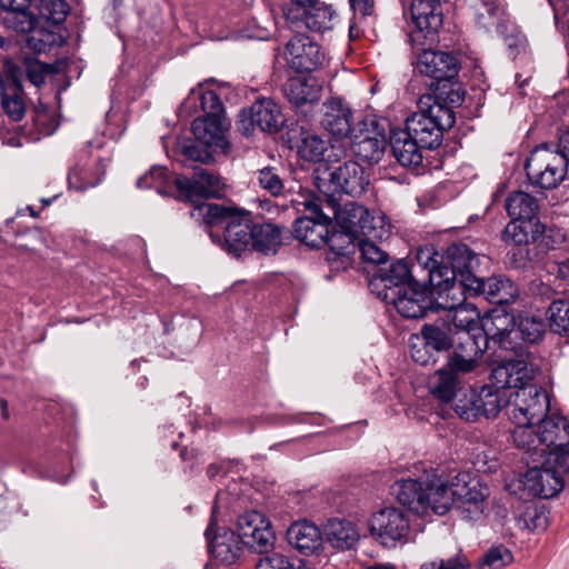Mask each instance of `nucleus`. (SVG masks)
Returning <instances> with one entry per match:
<instances>
[{
  "instance_id": "1",
  "label": "nucleus",
  "mask_w": 569,
  "mask_h": 569,
  "mask_svg": "<svg viewBox=\"0 0 569 569\" xmlns=\"http://www.w3.org/2000/svg\"><path fill=\"white\" fill-rule=\"evenodd\" d=\"M190 214L194 219H202L211 240L234 257H240L253 244V224L247 212L201 202L194 206Z\"/></svg>"
},
{
  "instance_id": "2",
  "label": "nucleus",
  "mask_w": 569,
  "mask_h": 569,
  "mask_svg": "<svg viewBox=\"0 0 569 569\" xmlns=\"http://www.w3.org/2000/svg\"><path fill=\"white\" fill-rule=\"evenodd\" d=\"M441 487L442 477L431 470L418 479L397 481L392 493L399 503L418 516H428L430 511L442 516L448 512L450 499Z\"/></svg>"
},
{
  "instance_id": "3",
  "label": "nucleus",
  "mask_w": 569,
  "mask_h": 569,
  "mask_svg": "<svg viewBox=\"0 0 569 569\" xmlns=\"http://www.w3.org/2000/svg\"><path fill=\"white\" fill-rule=\"evenodd\" d=\"M419 111L406 121V130L422 148L435 149L442 142L443 131L456 121L455 112L432 94H423L418 101Z\"/></svg>"
},
{
  "instance_id": "4",
  "label": "nucleus",
  "mask_w": 569,
  "mask_h": 569,
  "mask_svg": "<svg viewBox=\"0 0 569 569\" xmlns=\"http://www.w3.org/2000/svg\"><path fill=\"white\" fill-rule=\"evenodd\" d=\"M569 164V154L560 146L541 144L533 149L526 162L529 181L540 189H553L563 181Z\"/></svg>"
},
{
  "instance_id": "5",
  "label": "nucleus",
  "mask_w": 569,
  "mask_h": 569,
  "mask_svg": "<svg viewBox=\"0 0 569 569\" xmlns=\"http://www.w3.org/2000/svg\"><path fill=\"white\" fill-rule=\"evenodd\" d=\"M441 488L450 499L448 511L456 502L468 520H478L483 515L490 491L476 477H471L468 472H459L450 482L442 478Z\"/></svg>"
},
{
  "instance_id": "6",
  "label": "nucleus",
  "mask_w": 569,
  "mask_h": 569,
  "mask_svg": "<svg viewBox=\"0 0 569 569\" xmlns=\"http://www.w3.org/2000/svg\"><path fill=\"white\" fill-rule=\"evenodd\" d=\"M301 197V201H293L296 209L300 211V206H302L309 216L296 219L295 237L308 247L320 248L328 242L331 217L323 211L326 206L319 198L311 194Z\"/></svg>"
},
{
  "instance_id": "7",
  "label": "nucleus",
  "mask_w": 569,
  "mask_h": 569,
  "mask_svg": "<svg viewBox=\"0 0 569 569\" xmlns=\"http://www.w3.org/2000/svg\"><path fill=\"white\" fill-rule=\"evenodd\" d=\"M442 0H413L411 17L415 29L408 34V42L413 50L436 41V36L442 26Z\"/></svg>"
},
{
  "instance_id": "8",
  "label": "nucleus",
  "mask_w": 569,
  "mask_h": 569,
  "mask_svg": "<svg viewBox=\"0 0 569 569\" xmlns=\"http://www.w3.org/2000/svg\"><path fill=\"white\" fill-rule=\"evenodd\" d=\"M368 525L373 539L387 548L406 541L410 529L407 515L396 507H385L373 512Z\"/></svg>"
},
{
  "instance_id": "9",
  "label": "nucleus",
  "mask_w": 569,
  "mask_h": 569,
  "mask_svg": "<svg viewBox=\"0 0 569 569\" xmlns=\"http://www.w3.org/2000/svg\"><path fill=\"white\" fill-rule=\"evenodd\" d=\"M508 416L513 423L540 421L549 410V398L545 390L528 385L509 396Z\"/></svg>"
},
{
  "instance_id": "10",
  "label": "nucleus",
  "mask_w": 569,
  "mask_h": 569,
  "mask_svg": "<svg viewBox=\"0 0 569 569\" xmlns=\"http://www.w3.org/2000/svg\"><path fill=\"white\" fill-rule=\"evenodd\" d=\"M490 347L486 342L485 335H480L478 329L458 330L455 332L451 353L448 357V366L453 370L462 372H472L478 366L479 360Z\"/></svg>"
},
{
  "instance_id": "11",
  "label": "nucleus",
  "mask_w": 569,
  "mask_h": 569,
  "mask_svg": "<svg viewBox=\"0 0 569 569\" xmlns=\"http://www.w3.org/2000/svg\"><path fill=\"white\" fill-rule=\"evenodd\" d=\"M237 528V536L250 550L263 555L273 548L276 535L263 513L257 510L243 512L238 517Z\"/></svg>"
},
{
  "instance_id": "12",
  "label": "nucleus",
  "mask_w": 569,
  "mask_h": 569,
  "mask_svg": "<svg viewBox=\"0 0 569 569\" xmlns=\"http://www.w3.org/2000/svg\"><path fill=\"white\" fill-rule=\"evenodd\" d=\"M379 295L387 303L393 305L403 318H420L435 310L431 292L422 289L418 282Z\"/></svg>"
},
{
  "instance_id": "13",
  "label": "nucleus",
  "mask_w": 569,
  "mask_h": 569,
  "mask_svg": "<svg viewBox=\"0 0 569 569\" xmlns=\"http://www.w3.org/2000/svg\"><path fill=\"white\" fill-rule=\"evenodd\" d=\"M174 184L181 198L197 202L202 199L219 198L223 193L226 183L222 178L210 170L196 167L191 178L179 176Z\"/></svg>"
},
{
  "instance_id": "14",
  "label": "nucleus",
  "mask_w": 569,
  "mask_h": 569,
  "mask_svg": "<svg viewBox=\"0 0 569 569\" xmlns=\"http://www.w3.org/2000/svg\"><path fill=\"white\" fill-rule=\"evenodd\" d=\"M467 278L441 277L439 284H430L435 311L452 309L453 307L467 303V297L479 295V284L477 276H466Z\"/></svg>"
},
{
  "instance_id": "15",
  "label": "nucleus",
  "mask_w": 569,
  "mask_h": 569,
  "mask_svg": "<svg viewBox=\"0 0 569 569\" xmlns=\"http://www.w3.org/2000/svg\"><path fill=\"white\" fill-rule=\"evenodd\" d=\"M325 206L333 216L339 227V230L332 231L333 243L340 238H343L347 242H352L361 237V224L365 218L369 217V210L367 208L353 201L346 202L341 207L338 206L332 198H327Z\"/></svg>"
},
{
  "instance_id": "16",
  "label": "nucleus",
  "mask_w": 569,
  "mask_h": 569,
  "mask_svg": "<svg viewBox=\"0 0 569 569\" xmlns=\"http://www.w3.org/2000/svg\"><path fill=\"white\" fill-rule=\"evenodd\" d=\"M516 359H508L496 366L490 375L491 383L505 389L525 388L533 377V369L529 363V352L523 346L517 347Z\"/></svg>"
},
{
  "instance_id": "17",
  "label": "nucleus",
  "mask_w": 569,
  "mask_h": 569,
  "mask_svg": "<svg viewBox=\"0 0 569 569\" xmlns=\"http://www.w3.org/2000/svg\"><path fill=\"white\" fill-rule=\"evenodd\" d=\"M288 66L297 72H312L323 66L326 53L320 44L307 34H296L286 44Z\"/></svg>"
},
{
  "instance_id": "18",
  "label": "nucleus",
  "mask_w": 569,
  "mask_h": 569,
  "mask_svg": "<svg viewBox=\"0 0 569 569\" xmlns=\"http://www.w3.org/2000/svg\"><path fill=\"white\" fill-rule=\"evenodd\" d=\"M541 466L530 467L523 477V487L532 496L540 498H552L558 495L563 486L565 478H561L551 467V459H540Z\"/></svg>"
},
{
  "instance_id": "19",
  "label": "nucleus",
  "mask_w": 569,
  "mask_h": 569,
  "mask_svg": "<svg viewBox=\"0 0 569 569\" xmlns=\"http://www.w3.org/2000/svg\"><path fill=\"white\" fill-rule=\"evenodd\" d=\"M416 70L438 82L451 80L459 72V61L450 52L423 49L416 62Z\"/></svg>"
},
{
  "instance_id": "20",
  "label": "nucleus",
  "mask_w": 569,
  "mask_h": 569,
  "mask_svg": "<svg viewBox=\"0 0 569 569\" xmlns=\"http://www.w3.org/2000/svg\"><path fill=\"white\" fill-rule=\"evenodd\" d=\"M515 328L513 316L507 312H493L488 315L478 328L480 335H485L486 342L497 345L500 349L517 352L519 343H512Z\"/></svg>"
},
{
  "instance_id": "21",
  "label": "nucleus",
  "mask_w": 569,
  "mask_h": 569,
  "mask_svg": "<svg viewBox=\"0 0 569 569\" xmlns=\"http://www.w3.org/2000/svg\"><path fill=\"white\" fill-rule=\"evenodd\" d=\"M330 183L338 192L359 197L369 186V174L357 161L348 160L330 172Z\"/></svg>"
},
{
  "instance_id": "22",
  "label": "nucleus",
  "mask_w": 569,
  "mask_h": 569,
  "mask_svg": "<svg viewBox=\"0 0 569 569\" xmlns=\"http://www.w3.org/2000/svg\"><path fill=\"white\" fill-rule=\"evenodd\" d=\"M321 127L336 138H345L352 126V110L340 97H331L321 106Z\"/></svg>"
},
{
  "instance_id": "23",
  "label": "nucleus",
  "mask_w": 569,
  "mask_h": 569,
  "mask_svg": "<svg viewBox=\"0 0 569 569\" xmlns=\"http://www.w3.org/2000/svg\"><path fill=\"white\" fill-rule=\"evenodd\" d=\"M229 126L226 117H198L192 121L191 130L202 144L227 152L230 148L227 139Z\"/></svg>"
},
{
  "instance_id": "24",
  "label": "nucleus",
  "mask_w": 569,
  "mask_h": 569,
  "mask_svg": "<svg viewBox=\"0 0 569 569\" xmlns=\"http://www.w3.org/2000/svg\"><path fill=\"white\" fill-rule=\"evenodd\" d=\"M36 0H0L4 10L3 24L18 33H29L38 24V14L33 3Z\"/></svg>"
},
{
  "instance_id": "25",
  "label": "nucleus",
  "mask_w": 569,
  "mask_h": 569,
  "mask_svg": "<svg viewBox=\"0 0 569 569\" xmlns=\"http://www.w3.org/2000/svg\"><path fill=\"white\" fill-rule=\"evenodd\" d=\"M209 552L218 560L224 563H233L241 555L242 542L237 533L227 528H220L213 531V522L207 530Z\"/></svg>"
},
{
  "instance_id": "26",
  "label": "nucleus",
  "mask_w": 569,
  "mask_h": 569,
  "mask_svg": "<svg viewBox=\"0 0 569 569\" xmlns=\"http://www.w3.org/2000/svg\"><path fill=\"white\" fill-rule=\"evenodd\" d=\"M447 263L443 262V277L467 278L466 276H476L479 266V257L465 243H452L446 251Z\"/></svg>"
},
{
  "instance_id": "27",
  "label": "nucleus",
  "mask_w": 569,
  "mask_h": 569,
  "mask_svg": "<svg viewBox=\"0 0 569 569\" xmlns=\"http://www.w3.org/2000/svg\"><path fill=\"white\" fill-rule=\"evenodd\" d=\"M538 432L545 457L547 452L555 449L569 446V420L562 416L543 417L537 421Z\"/></svg>"
},
{
  "instance_id": "28",
  "label": "nucleus",
  "mask_w": 569,
  "mask_h": 569,
  "mask_svg": "<svg viewBox=\"0 0 569 569\" xmlns=\"http://www.w3.org/2000/svg\"><path fill=\"white\" fill-rule=\"evenodd\" d=\"M321 84L313 77H292L283 86V93L296 108L317 103L321 96Z\"/></svg>"
},
{
  "instance_id": "29",
  "label": "nucleus",
  "mask_w": 569,
  "mask_h": 569,
  "mask_svg": "<svg viewBox=\"0 0 569 569\" xmlns=\"http://www.w3.org/2000/svg\"><path fill=\"white\" fill-rule=\"evenodd\" d=\"M390 147L396 160L403 167H417L422 162V146L406 129L390 133Z\"/></svg>"
},
{
  "instance_id": "30",
  "label": "nucleus",
  "mask_w": 569,
  "mask_h": 569,
  "mask_svg": "<svg viewBox=\"0 0 569 569\" xmlns=\"http://www.w3.org/2000/svg\"><path fill=\"white\" fill-rule=\"evenodd\" d=\"M460 370H453L448 366L438 369L429 380L431 395L441 402L448 403L456 399L462 391Z\"/></svg>"
},
{
  "instance_id": "31",
  "label": "nucleus",
  "mask_w": 569,
  "mask_h": 569,
  "mask_svg": "<svg viewBox=\"0 0 569 569\" xmlns=\"http://www.w3.org/2000/svg\"><path fill=\"white\" fill-rule=\"evenodd\" d=\"M287 541L300 553L311 555L320 548L322 535L316 525L303 520L295 522L288 528Z\"/></svg>"
},
{
  "instance_id": "32",
  "label": "nucleus",
  "mask_w": 569,
  "mask_h": 569,
  "mask_svg": "<svg viewBox=\"0 0 569 569\" xmlns=\"http://www.w3.org/2000/svg\"><path fill=\"white\" fill-rule=\"evenodd\" d=\"M290 142L295 144L302 159L313 162L322 160L329 147L328 140L303 127L292 131Z\"/></svg>"
},
{
  "instance_id": "33",
  "label": "nucleus",
  "mask_w": 569,
  "mask_h": 569,
  "mask_svg": "<svg viewBox=\"0 0 569 569\" xmlns=\"http://www.w3.org/2000/svg\"><path fill=\"white\" fill-rule=\"evenodd\" d=\"M479 295L496 305H508L518 296L517 286L505 276H493L486 280L478 277Z\"/></svg>"
},
{
  "instance_id": "34",
  "label": "nucleus",
  "mask_w": 569,
  "mask_h": 569,
  "mask_svg": "<svg viewBox=\"0 0 569 569\" xmlns=\"http://www.w3.org/2000/svg\"><path fill=\"white\" fill-rule=\"evenodd\" d=\"M379 282L383 287L381 292L393 291L415 283L411 270L403 260L391 262L388 267H379L373 278V283Z\"/></svg>"
},
{
  "instance_id": "35",
  "label": "nucleus",
  "mask_w": 569,
  "mask_h": 569,
  "mask_svg": "<svg viewBox=\"0 0 569 569\" xmlns=\"http://www.w3.org/2000/svg\"><path fill=\"white\" fill-rule=\"evenodd\" d=\"M512 439L518 448L523 449L527 452L528 462H539L540 459L545 458L543 451H540V447L542 446L538 445L540 438L538 427L535 422L515 423Z\"/></svg>"
},
{
  "instance_id": "36",
  "label": "nucleus",
  "mask_w": 569,
  "mask_h": 569,
  "mask_svg": "<svg viewBox=\"0 0 569 569\" xmlns=\"http://www.w3.org/2000/svg\"><path fill=\"white\" fill-rule=\"evenodd\" d=\"M387 141L379 133H361L352 141L351 148L356 157L369 163L379 162L385 153Z\"/></svg>"
},
{
  "instance_id": "37",
  "label": "nucleus",
  "mask_w": 569,
  "mask_h": 569,
  "mask_svg": "<svg viewBox=\"0 0 569 569\" xmlns=\"http://www.w3.org/2000/svg\"><path fill=\"white\" fill-rule=\"evenodd\" d=\"M251 117L262 131L276 132L282 124V116L278 104L271 99H259L251 107Z\"/></svg>"
},
{
  "instance_id": "38",
  "label": "nucleus",
  "mask_w": 569,
  "mask_h": 569,
  "mask_svg": "<svg viewBox=\"0 0 569 569\" xmlns=\"http://www.w3.org/2000/svg\"><path fill=\"white\" fill-rule=\"evenodd\" d=\"M443 311L442 325H450L453 332L458 330H471L473 332L479 328L480 313L472 303L467 302Z\"/></svg>"
},
{
  "instance_id": "39",
  "label": "nucleus",
  "mask_w": 569,
  "mask_h": 569,
  "mask_svg": "<svg viewBox=\"0 0 569 569\" xmlns=\"http://www.w3.org/2000/svg\"><path fill=\"white\" fill-rule=\"evenodd\" d=\"M326 537L333 548L345 550L356 545L359 533L351 521L331 519L326 526Z\"/></svg>"
},
{
  "instance_id": "40",
  "label": "nucleus",
  "mask_w": 569,
  "mask_h": 569,
  "mask_svg": "<svg viewBox=\"0 0 569 569\" xmlns=\"http://www.w3.org/2000/svg\"><path fill=\"white\" fill-rule=\"evenodd\" d=\"M282 228L270 222L253 224L252 248L264 254H276L282 244Z\"/></svg>"
},
{
  "instance_id": "41",
  "label": "nucleus",
  "mask_w": 569,
  "mask_h": 569,
  "mask_svg": "<svg viewBox=\"0 0 569 569\" xmlns=\"http://www.w3.org/2000/svg\"><path fill=\"white\" fill-rule=\"evenodd\" d=\"M106 166L101 163V161L94 163V168L92 166L76 164L70 169L68 173V183L70 188L82 191L90 187H96L104 176Z\"/></svg>"
},
{
  "instance_id": "42",
  "label": "nucleus",
  "mask_w": 569,
  "mask_h": 569,
  "mask_svg": "<svg viewBox=\"0 0 569 569\" xmlns=\"http://www.w3.org/2000/svg\"><path fill=\"white\" fill-rule=\"evenodd\" d=\"M536 221L533 220H515L512 219L505 228L502 239L507 243H511L518 247L515 256L520 254L521 258L531 259L528 257V250L521 248L522 244H527L531 241L532 230H535Z\"/></svg>"
},
{
  "instance_id": "43",
  "label": "nucleus",
  "mask_w": 569,
  "mask_h": 569,
  "mask_svg": "<svg viewBox=\"0 0 569 569\" xmlns=\"http://www.w3.org/2000/svg\"><path fill=\"white\" fill-rule=\"evenodd\" d=\"M506 210L511 219L533 220L538 211V202L527 192L513 191L506 199Z\"/></svg>"
},
{
  "instance_id": "44",
  "label": "nucleus",
  "mask_w": 569,
  "mask_h": 569,
  "mask_svg": "<svg viewBox=\"0 0 569 569\" xmlns=\"http://www.w3.org/2000/svg\"><path fill=\"white\" fill-rule=\"evenodd\" d=\"M479 416L495 418L505 406H509L501 388L483 386L478 391Z\"/></svg>"
},
{
  "instance_id": "45",
  "label": "nucleus",
  "mask_w": 569,
  "mask_h": 569,
  "mask_svg": "<svg viewBox=\"0 0 569 569\" xmlns=\"http://www.w3.org/2000/svg\"><path fill=\"white\" fill-rule=\"evenodd\" d=\"M332 17L331 8L317 0L315 4L299 13L298 22H303L310 31L323 32L331 29Z\"/></svg>"
},
{
  "instance_id": "46",
  "label": "nucleus",
  "mask_w": 569,
  "mask_h": 569,
  "mask_svg": "<svg viewBox=\"0 0 569 569\" xmlns=\"http://www.w3.org/2000/svg\"><path fill=\"white\" fill-rule=\"evenodd\" d=\"M421 336L426 345L435 351H441L451 348L455 332L450 325L443 326L440 318L432 325H425L421 329Z\"/></svg>"
},
{
  "instance_id": "47",
  "label": "nucleus",
  "mask_w": 569,
  "mask_h": 569,
  "mask_svg": "<svg viewBox=\"0 0 569 569\" xmlns=\"http://www.w3.org/2000/svg\"><path fill=\"white\" fill-rule=\"evenodd\" d=\"M417 267L427 271L428 281L430 284H439L441 277H443L442 266L443 256L437 252L433 246H426L420 248L416 253Z\"/></svg>"
},
{
  "instance_id": "48",
  "label": "nucleus",
  "mask_w": 569,
  "mask_h": 569,
  "mask_svg": "<svg viewBox=\"0 0 569 569\" xmlns=\"http://www.w3.org/2000/svg\"><path fill=\"white\" fill-rule=\"evenodd\" d=\"M477 9V22L481 28L490 30L495 28L500 31L505 21V6L502 0H479Z\"/></svg>"
},
{
  "instance_id": "49",
  "label": "nucleus",
  "mask_w": 569,
  "mask_h": 569,
  "mask_svg": "<svg viewBox=\"0 0 569 569\" xmlns=\"http://www.w3.org/2000/svg\"><path fill=\"white\" fill-rule=\"evenodd\" d=\"M200 100L203 117H224L223 104L213 90H192L182 107L188 108L191 101Z\"/></svg>"
},
{
  "instance_id": "50",
  "label": "nucleus",
  "mask_w": 569,
  "mask_h": 569,
  "mask_svg": "<svg viewBox=\"0 0 569 569\" xmlns=\"http://www.w3.org/2000/svg\"><path fill=\"white\" fill-rule=\"evenodd\" d=\"M546 331L545 321L536 317H521L518 323L515 322L512 343L515 340L522 339L528 343L538 342Z\"/></svg>"
},
{
  "instance_id": "51",
  "label": "nucleus",
  "mask_w": 569,
  "mask_h": 569,
  "mask_svg": "<svg viewBox=\"0 0 569 569\" xmlns=\"http://www.w3.org/2000/svg\"><path fill=\"white\" fill-rule=\"evenodd\" d=\"M361 226V238L381 241L391 234L392 226L381 211H369V217L365 218Z\"/></svg>"
},
{
  "instance_id": "52",
  "label": "nucleus",
  "mask_w": 569,
  "mask_h": 569,
  "mask_svg": "<svg viewBox=\"0 0 569 569\" xmlns=\"http://www.w3.org/2000/svg\"><path fill=\"white\" fill-rule=\"evenodd\" d=\"M2 108L12 121H20L26 113V106L22 98V89L19 84H11L3 88Z\"/></svg>"
},
{
  "instance_id": "53",
  "label": "nucleus",
  "mask_w": 569,
  "mask_h": 569,
  "mask_svg": "<svg viewBox=\"0 0 569 569\" xmlns=\"http://www.w3.org/2000/svg\"><path fill=\"white\" fill-rule=\"evenodd\" d=\"M256 569H308L300 558H292L280 552L266 553L256 562Z\"/></svg>"
},
{
  "instance_id": "54",
  "label": "nucleus",
  "mask_w": 569,
  "mask_h": 569,
  "mask_svg": "<svg viewBox=\"0 0 569 569\" xmlns=\"http://www.w3.org/2000/svg\"><path fill=\"white\" fill-rule=\"evenodd\" d=\"M531 241L538 242L541 252L546 253L562 243L565 241V234L560 230H547L546 227L537 220L535 230H532Z\"/></svg>"
},
{
  "instance_id": "55",
  "label": "nucleus",
  "mask_w": 569,
  "mask_h": 569,
  "mask_svg": "<svg viewBox=\"0 0 569 569\" xmlns=\"http://www.w3.org/2000/svg\"><path fill=\"white\" fill-rule=\"evenodd\" d=\"M550 327L558 335L569 336V300H556L549 307Z\"/></svg>"
},
{
  "instance_id": "56",
  "label": "nucleus",
  "mask_w": 569,
  "mask_h": 569,
  "mask_svg": "<svg viewBox=\"0 0 569 569\" xmlns=\"http://www.w3.org/2000/svg\"><path fill=\"white\" fill-rule=\"evenodd\" d=\"M34 10L44 20L53 24L62 23L69 12V4L64 0H42L40 7H34Z\"/></svg>"
},
{
  "instance_id": "57",
  "label": "nucleus",
  "mask_w": 569,
  "mask_h": 569,
  "mask_svg": "<svg viewBox=\"0 0 569 569\" xmlns=\"http://www.w3.org/2000/svg\"><path fill=\"white\" fill-rule=\"evenodd\" d=\"M257 180L260 188L273 197L280 196L283 190V180L277 168L264 167L258 170Z\"/></svg>"
},
{
  "instance_id": "58",
  "label": "nucleus",
  "mask_w": 569,
  "mask_h": 569,
  "mask_svg": "<svg viewBox=\"0 0 569 569\" xmlns=\"http://www.w3.org/2000/svg\"><path fill=\"white\" fill-rule=\"evenodd\" d=\"M168 179V169L164 167L154 166L149 170V172L137 180V187L140 189L153 188L158 193H163Z\"/></svg>"
},
{
  "instance_id": "59",
  "label": "nucleus",
  "mask_w": 569,
  "mask_h": 569,
  "mask_svg": "<svg viewBox=\"0 0 569 569\" xmlns=\"http://www.w3.org/2000/svg\"><path fill=\"white\" fill-rule=\"evenodd\" d=\"M471 562L468 557L458 550L455 555L448 558H437L426 561L421 565L420 569H470Z\"/></svg>"
},
{
  "instance_id": "60",
  "label": "nucleus",
  "mask_w": 569,
  "mask_h": 569,
  "mask_svg": "<svg viewBox=\"0 0 569 569\" xmlns=\"http://www.w3.org/2000/svg\"><path fill=\"white\" fill-rule=\"evenodd\" d=\"M376 240L359 238L357 239L361 259L365 262L381 266L388 261V253L376 244Z\"/></svg>"
},
{
  "instance_id": "61",
  "label": "nucleus",
  "mask_w": 569,
  "mask_h": 569,
  "mask_svg": "<svg viewBox=\"0 0 569 569\" xmlns=\"http://www.w3.org/2000/svg\"><path fill=\"white\" fill-rule=\"evenodd\" d=\"M513 560L512 553L503 546L490 548L479 561V568L502 569Z\"/></svg>"
},
{
  "instance_id": "62",
  "label": "nucleus",
  "mask_w": 569,
  "mask_h": 569,
  "mask_svg": "<svg viewBox=\"0 0 569 569\" xmlns=\"http://www.w3.org/2000/svg\"><path fill=\"white\" fill-rule=\"evenodd\" d=\"M455 412L466 421H475L479 416V405L477 390H471L469 395H463L453 405Z\"/></svg>"
},
{
  "instance_id": "63",
  "label": "nucleus",
  "mask_w": 569,
  "mask_h": 569,
  "mask_svg": "<svg viewBox=\"0 0 569 569\" xmlns=\"http://www.w3.org/2000/svg\"><path fill=\"white\" fill-rule=\"evenodd\" d=\"M546 458L551 459V467L561 478L569 476V446L555 448L547 452Z\"/></svg>"
},
{
  "instance_id": "64",
  "label": "nucleus",
  "mask_w": 569,
  "mask_h": 569,
  "mask_svg": "<svg viewBox=\"0 0 569 569\" xmlns=\"http://www.w3.org/2000/svg\"><path fill=\"white\" fill-rule=\"evenodd\" d=\"M428 348L429 346L426 345L422 338H417V342H412L410 346V353L413 361L422 366L433 363V355L429 352Z\"/></svg>"
}]
</instances>
